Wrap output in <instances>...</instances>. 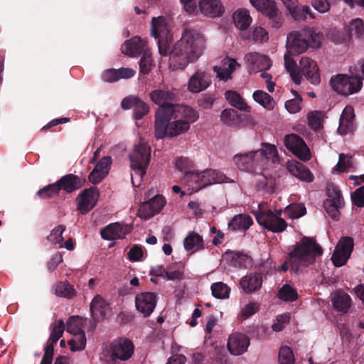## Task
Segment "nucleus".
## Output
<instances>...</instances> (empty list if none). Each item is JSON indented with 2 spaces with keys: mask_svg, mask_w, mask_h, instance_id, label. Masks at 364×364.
Listing matches in <instances>:
<instances>
[{
  "mask_svg": "<svg viewBox=\"0 0 364 364\" xmlns=\"http://www.w3.org/2000/svg\"><path fill=\"white\" fill-rule=\"evenodd\" d=\"M294 54H289L287 52L284 55V66L286 70L290 74V76L296 85L301 82V74L298 70L295 60L291 57Z\"/></svg>",
  "mask_w": 364,
  "mask_h": 364,
  "instance_id": "35",
  "label": "nucleus"
},
{
  "mask_svg": "<svg viewBox=\"0 0 364 364\" xmlns=\"http://www.w3.org/2000/svg\"><path fill=\"white\" fill-rule=\"evenodd\" d=\"M262 276L257 273L243 277L240 282L241 287L247 292L257 291L262 287Z\"/></svg>",
  "mask_w": 364,
  "mask_h": 364,
  "instance_id": "32",
  "label": "nucleus"
},
{
  "mask_svg": "<svg viewBox=\"0 0 364 364\" xmlns=\"http://www.w3.org/2000/svg\"><path fill=\"white\" fill-rule=\"evenodd\" d=\"M225 96L228 102L232 107L244 112H251V107L237 92L232 90L226 91Z\"/></svg>",
  "mask_w": 364,
  "mask_h": 364,
  "instance_id": "34",
  "label": "nucleus"
},
{
  "mask_svg": "<svg viewBox=\"0 0 364 364\" xmlns=\"http://www.w3.org/2000/svg\"><path fill=\"white\" fill-rule=\"evenodd\" d=\"M353 203L358 207L364 206V186L358 188L351 194Z\"/></svg>",
  "mask_w": 364,
  "mask_h": 364,
  "instance_id": "64",
  "label": "nucleus"
},
{
  "mask_svg": "<svg viewBox=\"0 0 364 364\" xmlns=\"http://www.w3.org/2000/svg\"><path fill=\"white\" fill-rule=\"evenodd\" d=\"M200 172L193 170L191 172H186L183 175L181 183L188 187V189L191 191L190 193L197 192L200 190L197 187L200 183Z\"/></svg>",
  "mask_w": 364,
  "mask_h": 364,
  "instance_id": "37",
  "label": "nucleus"
},
{
  "mask_svg": "<svg viewBox=\"0 0 364 364\" xmlns=\"http://www.w3.org/2000/svg\"><path fill=\"white\" fill-rule=\"evenodd\" d=\"M253 99L255 102L267 110L274 109L275 102L272 97L263 90H256L253 93Z\"/></svg>",
  "mask_w": 364,
  "mask_h": 364,
  "instance_id": "41",
  "label": "nucleus"
},
{
  "mask_svg": "<svg viewBox=\"0 0 364 364\" xmlns=\"http://www.w3.org/2000/svg\"><path fill=\"white\" fill-rule=\"evenodd\" d=\"M131 230V227L119 223H112L101 230V236L107 240L124 238Z\"/></svg>",
  "mask_w": 364,
  "mask_h": 364,
  "instance_id": "24",
  "label": "nucleus"
},
{
  "mask_svg": "<svg viewBox=\"0 0 364 364\" xmlns=\"http://www.w3.org/2000/svg\"><path fill=\"white\" fill-rule=\"evenodd\" d=\"M349 36L355 38H364V23L363 19L356 18L352 19L346 27Z\"/></svg>",
  "mask_w": 364,
  "mask_h": 364,
  "instance_id": "39",
  "label": "nucleus"
},
{
  "mask_svg": "<svg viewBox=\"0 0 364 364\" xmlns=\"http://www.w3.org/2000/svg\"><path fill=\"white\" fill-rule=\"evenodd\" d=\"M201 13L207 16L217 17L223 14L224 9L218 0H202L199 4Z\"/></svg>",
  "mask_w": 364,
  "mask_h": 364,
  "instance_id": "30",
  "label": "nucleus"
},
{
  "mask_svg": "<svg viewBox=\"0 0 364 364\" xmlns=\"http://www.w3.org/2000/svg\"><path fill=\"white\" fill-rule=\"evenodd\" d=\"M284 213L291 218H299L306 214V208L302 203L290 204L284 209Z\"/></svg>",
  "mask_w": 364,
  "mask_h": 364,
  "instance_id": "48",
  "label": "nucleus"
},
{
  "mask_svg": "<svg viewBox=\"0 0 364 364\" xmlns=\"http://www.w3.org/2000/svg\"><path fill=\"white\" fill-rule=\"evenodd\" d=\"M282 212L281 209L275 211L264 210L259 204L255 215L260 225L272 232L279 233L284 231L287 227V222L281 217Z\"/></svg>",
  "mask_w": 364,
  "mask_h": 364,
  "instance_id": "7",
  "label": "nucleus"
},
{
  "mask_svg": "<svg viewBox=\"0 0 364 364\" xmlns=\"http://www.w3.org/2000/svg\"><path fill=\"white\" fill-rule=\"evenodd\" d=\"M287 168L289 173L301 181L311 182L314 180L311 172L304 164L296 161H288Z\"/></svg>",
  "mask_w": 364,
  "mask_h": 364,
  "instance_id": "26",
  "label": "nucleus"
},
{
  "mask_svg": "<svg viewBox=\"0 0 364 364\" xmlns=\"http://www.w3.org/2000/svg\"><path fill=\"white\" fill-rule=\"evenodd\" d=\"M251 4L258 11L262 12L271 21L272 27L279 28L282 25V14L276 7L273 0H250Z\"/></svg>",
  "mask_w": 364,
  "mask_h": 364,
  "instance_id": "11",
  "label": "nucleus"
},
{
  "mask_svg": "<svg viewBox=\"0 0 364 364\" xmlns=\"http://www.w3.org/2000/svg\"><path fill=\"white\" fill-rule=\"evenodd\" d=\"M259 304L256 302H252L247 304L240 312V316L242 319H247L259 310Z\"/></svg>",
  "mask_w": 364,
  "mask_h": 364,
  "instance_id": "63",
  "label": "nucleus"
},
{
  "mask_svg": "<svg viewBox=\"0 0 364 364\" xmlns=\"http://www.w3.org/2000/svg\"><path fill=\"white\" fill-rule=\"evenodd\" d=\"M277 296L279 299L284 301H294L298 298V293L295 288L291 285L284 284L278 291Z\"/></svg>",
  "mask_w": 364,
  "mask_h": 364,
  "instance_id": "43",
  "label": "nucleus"
},
{
  "mask_svg": "<svg viewBox=\"0 0 364 364\" xmlns=\"http://www.w3.org/2000/svg\"><path fill=\"white\" fill-rule=\"evenodd\" d=\"M240 67L236 59L226 57L221 60L219 66H215L213 71L216 73V77L223 81H228L232 79V73Z\"/></svg>",
  "mask_w": 364,
  "mask_h": 364,
  "instance_id": "21",
  "label": "nucleus"
},
{
  "mask_svg": "<svg viewBox=\"0 0 364 364\" xmlns=\"http://www.w3.org/2000/svg\"><path fill=\"white\" fill-rule=\"evenodd\" d=\"M351 75H337L330 81L331 88L337 93L342 95H350L359 92L363 85L359 76H353V72L350 68Z\"/></svg>",
  "mask_w": 364,
  "mask_h": 364,
  "instance_id": "8",
  "label": "nucleus"
},
{
  "mask_svg": "<svg viewBox=\"0 0 364 364\" xmlns=\"http://www.w3.org/2000/svg\"><path fill=\"white\" fill-rule=\"evenodd\" d=\"M65 328L64 323L61 319L56 321L52 325L49 338V341L50 343L48 345H52L53 349H54V345H55L58 341L60 338Z\"/></svg>",
  "mask_w": 364,
  "mask_h": 364,
  "instance_id": "44",
  "label": "nucleus"
},
{
  "mask_svg": "<svg viewBox=\"0 0 364 364\" xmlns=\"http://www.w3.org/2000/svg\"><path fill=\"white\" fill-rule=\"evenodd\" d=\"M294 356L291 349L288 346H282L279 352L280 364H294Z\"/></svg>",
  "mask_w": 364,
  "mask_h": 364,
  "instance_id": "53",
  "label": "nucleus"
},
{
  "mask_svg": "<svg viewBox=\"0 0 364 364\" xmlns=\"http://www.w3.org/2000/svg\"><path fill=\"white\" fill-rule=\"evenodd\" d=\"M205 48V38L199 31L186 28L181 38L169 50V68L183 70L189 63H194L202 55Z\"/></svg>",
  "mask_w": 364,
  "mask_h": 364,
  "instance_id": "1",
  "label": "nucleus"
},
{
  "mask_svg": "<svg viewBox=\"0 0 364 364\" xmlns=\"http://www.w3.org/2000/svg\"><path fill=\"white\" fill-rule=\"evenodd\" d=\"M354 109L352 106H346L340 117L338 132L341 134H347L353 129Z\"/></svg>",
  "mask_w": 364,
  "mask_h": 364,
  "instance_id": "28",
  "label": "nucleus"
},
{
  "mask_svg": "<svg viewBox=\"0 0 364 364\" xmlns=\"http://www.w3.org/2000/svg\"><path fill=\"white\" fill-rule=\"evenodd\" d=\"M145 47L146 41L138 36H134L125 41L122 45L121 50L124 54L134 57L144 52Z\"/></svg>",
  "mask_w": 364,
  "mask_h": 364,
  "instance_id": "27",
  "label": "nucleus"
},
{
  "mask_svg": "<svg viewBox=\"0 0 364 364\" xmlns=\"http://www.w3.org/2000/svg\"><path fill=\"white\" fill-rule=\"evenodd\" d=\"M290 318L291 315L289 313L279 315L272 326L273 331L276 332L282 331L289 323Z\"/></svg>",
  "mask_w": 364,
  "mask_h": 364,
  "instance_id": "58",
  "label": "nucleus"
},
{
  "mask_svg": "<svg viewBox=\"0 0 364 364\" xmlns=\"http://www.w3.org/2000/svg\"><path fill=\"white\" fill-rule=\"evenodd\" d=\"M351 166L350 157L344 154H339L338 162L332 169L333 173H338L348 170Z\"/></svg>",
  "mask_w": 364,
  "mask_h": 364,
  "instance_id": "55",
  "label": "nucleus"
},
{
  "mask_svg": "<svg viewBox=\"0 0 364 364\" xmlns=\"http://www.w3.org/2000/svg\"><path fill=\"white\" fill-rule=\"evenodd\" d=\"M304 34L309 43V46L317 48L321 45L323 35L314 28L304 29Z\"/></svg>",
  "mask_w": 364,
  "mask_h": 364,
  "instance_id": "47",
  "label": "nucleus"
},
{
  "mask_svg": "<svg viewBox=\"0 0 364 364\" xmlns=\"http://www.w3.org/2000/svg\"><path fill=\"white\" fill-rule=\"evenodd\" d=\"M221 121L229 126H235L238 123L237 112L232 109H224L220 114Z\"/></svg>",
  "mask_w": 364,
  "mask_h": 364,
  "instance_id": "49",
  "label": "nucleus"
},
{
  "mask_svg": "<svg viewBox=\"0 0 364 364\" xmlns=\"http://www.w3.org/2000/svg\"><path fill=\"white\" fill-rule=\"evenodd\" d=\"M235 26L240 30L247 29L252 23V18L247 9H237L233 14Z\"/></svg>",
  "mask_w": 364,
  "mask_h": 364,
  "instance_id": "38",
  "label": "nucleus"
},
{
  "mask_svg": "<svg viewBox=\"0 0 364 364\" xmlns=\"http://www.w3.org/2000/svg\"><path fill=\"white\" fill-rule=\"evenodd\" d=\"M65 230V227L59 225L52 230L50 234L48 237V240L53 244H58L60 247H63V233Z\"/></svg>",
  "mask_w": 364,
  "mask_h": 364,
  "instance_id": "52",
  "label": "nucleus"
},
{
  "mask_svg": "<svg viewBox=\"0 0 364 364\" xmlns=\"http://www.w3.org/2000/svg\"><path fill=\"white\" fill-rule=\"evenodd\" d=\"M86 320L80 316H71L66 322L65 330L73 335L68 341L71 350H82L86 346V337L83 331Z\"/></svg>",
  "mask_w": 364,
  "mask_h": 364,
  "instance_id": "9",
  "label": "nucleus"
},
{
  "mask_svg": "<svg viewBox=\"0 0 364 364\" xmlns=\"http://www.w3.org/2000/svg\"><path fill=\"white\" fill-rule=\"evenodd\" d=\"M59 191L60 188L58 187V185L56 183H54L40 189L37 194L42 198H48L58 195Z\"/></svg>",
  "mask_w": 364,
  "mask_h": 364,
  "instance_id": "57",
  "label": "nucleus"
},
{
  "mask_svg": "<svg viewBox=\"0 0 364 364\" xmlns=\"http://www.w3.org/2000/svg\"><path fill=\"white\" fill-rule=\"evenodd\" d=\"M321 254V248L316 244L313 239L304 237L301 243L296 245L289 254L291 267L296 272L301 267L311 263L315 257Z\"/></svg>",
  "mask_w": 364,
  "mask_h": 364,
  "instance_id": "4",
  "label": "nucleus"
},
{
  "mask_svg": "<svg viewBox=\"0 0 364 364\" xmlns=\"http://www.w3.org/2000/svg\"><path fill=\"white\" fill-rule=\"evenodd\" d=\"M156 303V295L153 292H142L135 296L136 309L144 317H148L153 313Z\"/></svg>",
  "mask_w": 364,
  "mask_h": 364,
  "instance_id": "18",
  "label": "nucleus"
},
{
  "mask_svg": "<svg viewBox=\"0 0 364 364\" xmlns=\"http://www.w3.org/2000/svg\"><path fill=\"white\" fill-rule=\"evenodd\" d=\"M149 97L154 103L159 105L155 114H158L160 109H164V114L170 113L176 106L179 105L173 103L176 100V95L175 90L172 88L164 87L154 90L149 93Z\"/></svg>",
  "mask_w": 364,
  "mask_h": 364,
  "instance_id": "10",
  "label": "nucleus"
},
{
  "mask_svg": "<svg viewBox=\"0 0 364 364\" xmlns=\"http://www.w3.org/2000/svg\"><path fill=\"white\" fill-rule=\"evenodd\" d=\"M284 144L288 150L302 161L311 158L309 149L301 137L295 134H288L284 137Z\"/></svg>",
  "mask_w": 364,
  "mask_h": 364,
  "instance_id": "15",
  "label": "nucleus"
},
{
  "mask_svg": "<svg viewBox=\"0 0 364 364\" xmlns=\"http://www.w3.org/2000/svg\"><path fill=\"white\" fill-rule=\"evenodd\" d=\"M212 295L218 299H227L230 297V287L222 282H215L211 284Z\"/></svg>",
  "mask_w": 364,
  "mask_h": 364,
  "instance_id": "42",
  "label": "nucleus"
},
{
  "mask_svg": "<svg viewBox=\"0 0 364 364\" xmlns=\"http://www.w3.org/2000/svg\"><path fill=\"white\" fill-rule=\"evenodd\" d=\"M250 346L247 336L240 333H233L230 335L228 341V348L234 355H240L247 351Z\"/></svg>",
  "mask_w": 364,
  "mask_h": 364,
  "instance_id": "22",
  "label": "nucleus"
},
{
  "mask_svg": "<svg viewBox=\"0 0 364 364\" xmlns=\"http://www.w3.org/2000/svg\"><path fill=\"white\" fill-rule=\"evenodd\" d=\"M353 240L350 237H342L338 241L331 257L336 267H342L346 263L353 252Z\"/></svg>",
  "mask_w": 364,
  "mask_h": 364,
  "instance_id": "13",
  "label": "nucleus"
},
{
  "mask_svg": "<svg viewBox=\"0 0 364 364\" xmlns=\"http://www.w3.org/2000/svg\"><path fill=\"white\" fill-rule=\"evenodd\" d=\"M99 198V193L95 188L85 189L77 197V209L81 214L85 215L90 212L96 205Z\"/></svg>",
  "mask_w": 364,
  "mask_h": 364,
  "instance_id": "20",
  "label": "nucleus"
},
{
  "mask_svg": "<svg viewBox=\"0 0 364 364\" xmlns=\"http://www.w3.org/2000/svg\"><path fill=\"white\" fill-rule=\"evenodd\" d=\"M175 166L178 170L183 172L184 174L186 173V172H191L193 168H195L194 162L184 156L177 158L175 161Z\"/></svg>",
  "mask_w": 364,
  "mask_h": 364,
  "instance_id": "50",
  "label": "nucleus"
},
{
  "mask_svg": "<svg viewBox=\"0 0 364 364\" xmlns=\"http://www.w3.org/2000/svg\"><path fill=\"white\" fill-rule=\"evenodd\" d=\"M90 311L97 318L105 317L110 312L109 304L100 295H96L90 303Z\"/></svg>",
  "mask_w": 364,
  "mask_h": 364,
  "instance_id": "29",
  "label": "nucleus"
},
{
  "mask_svg": "<svg viewBox=\"0 0 364 364\" xmlns=\"http://www.w3.org/2000/svg\"><path fill=\"white\" fill-rule=\"evenodd\" d=\"M309 47V43L301 31H292L287 38L286 48L289 54L299 55L304 53Z\"/></svg>",
  "mask_w": 364,
  "mask_h": 364,
  "instance_id": "16",
  "label": "nucleus"
},
{
  "mask_svg": "<svg viewBox=\"0 0 364 364\" xmlns=\"http://www.w3.org/2000/svg\"><path fill=\"white\" fill-rule=\"evenodd\" d=\"M232 262L235 267L246 268L252 264V259L246 254L235 252L232 256Z\"/></svg>",
  "mask_w": 364,
  "mask_h": 364,
  "instance_id": "56",
  "label": "nucleus"
},
{
  "mask_svg": "<svg viewBox=\"0 0 364 364\" xmlns=\"http://www.w3.org/2000/svg\"><path fill=\"white\" fill-rule=\"evenodd\" d=\"M183 246L186 250L195 252L204 248L203 237L197 232H190L185 237Z\"/></svg>",
  "mask_w": 364,
  "mask_h": 364,
  "instance_id": "33",
  "label": "nucleus"
},
{
  "mask_svg": "<svg viewBox=\"0 0 364 364\" xmlns=\"http://www.w3.org/2000/svg\"><path fill=\"white\" fill-rule=\"evenodd\" d=\"M151 34L157 40L159 53L161 56H167L169 53V46L173 41L170 33L168 20L164 16L152 18L151 22Z\"/></svg>",
  "mask_w": 364,
  "mask_h": 364,
  "instance_id": "6",
  "label": "nucleus"
},
{
  "mask_svg": "<svg viewBox=\"0 0 364 364\" xmlns=\"http://www.w3.org/2000/svg\"><path fill=\"white\" fill-rule=\"evenodd\" d=\"M134 107V117L136 119H140L149 111V106L139 97Z\"/></svg>",
  "mask_w": 364,
  "mask_h": 364,
  "instance_id": "59",
  "label": "nucleus"
},
{
  "mask_svg": "<svg viewBox=\"0 0 364 364\" xmlns=\"http://www.w3.org/2000/svg\"><path fill=\"white\" fill-rule=\"evenodd\" d=\"M324 117L325 114L321 111L310 112L307 116L309 126L314 130L321 129Z\"/></svg>",
  "mask_w": 364,
  "mask_h": 364,
  "instance_id": "45",
  "label": "nucleus"
},
{
  "mask_svg": "<svg viewBox=\"0 0 364 364\" xmlns=\"http://www.w3.org/2000/svg\"><path fill=\"white\" fill-rule=\"evenodd\" d=\"M56 183L58 185L60 191L64 190L67 193H71L80 187L79 178L73 174H68L63 176Z\"/></svg>",
  "mask_w": 364,
  "mask_h": 364,
  "instance_id": "36",
  "label": "nucleus"
},
{
  "mask_svg": "<svg viewBox=\"0 0 364 364\" xmlns=\"http://www.w3.org/2000/svg\"><path fill=\"white\" fill-rule=\"evenodd\" d=\"M207 170V176L209 177V179H213L214 181H210V185L215 183H232L234 180L230 179L227 177L224 173L219 171H216L214 169H206Z\"/></svg>",
  "mask_w": 364,
  "mask_h": 364,
  "instance_id": "51",
  "label": "nucleus"
},
{
  "mask_svg": "<svg viewBox=\"0 0 364 364\" xmlns=\"http://www.w3.org/2000/svg\"><path fill=\"white\" fill-rule=\"evenodd\" d=\"M245 62L248 72L256 73L267 70L271 67L269 58L262 53L257 52H251L245 55Z\"/></svg>",
  "mask_w": 364,
  "mask_h": 364,
  "instance_id": "17",
  "label": "nucleus"
},
{
  "mask_svg": "<svg viewBox=\"0 0 364 364\" xmlns=\"http://www.w3.org/2000/svg\"><path fill=\"white\" fill-rule=\"evenodd\" d=\"M301 75H304L306 79L314 85H318L320 82V75L316 63L306 56H303L299 61V68Z\"/></svg>",
  "mask_w": 364,
  "mask_h": 364,
  "instance_id": "19",
  "label": "nucleus"
},
{
  "mask_svg": "<svg viewBox=\"0 0 364 364\" xmlns=\"http://www.w3.org/2000/svg\"><path fill=\"white\" fill-rule=\"evenodd\" d=\"M212 83V76L209 71L198 69L189 78L187 90L193 93H199L208 89Z\"/></svg>",
  "mask_w": 364,
  "mask_h": 364,
  "instance_id": "14",
  "label": "nucleus"
},
{
  "mask_svg": "<svg viewBox=\"0 0 364 364\" xmlns=\"http://www.w3.org/2000/svg\"><path fill=\"white\" fill-rule=\"evenodd\" d=\"M151 158V147L144 140H140L135 144L129 154L132 173V183L134 186H139L146 173Z\"/></svg>",
  "mask_w": 364,
  "mask_h": 364,
  "instance_id": "5",
  "label": "nucleus"
},
{
  "mask_svg": "<svg viewBox=\"0 0 364 364\" xmlns=\"http://www.w3.org/2000/svg\"><path fill=\"white\" fill-rule=\"evenodd\" d=\"M183 267L181 264H173L168 267L166 272L168 279H180L183 277Z\"/></svg>",
  "mask_w": 364,
  "mask_h": 364,
  "instance_id": "60",
  "label": "nucleus"
},
{
  "mask_svg": "<svg viewBox=\"0 0 364 364\" xmlns=\"http://www.w3.org/2000/svg\"><path fill=\"white\" fill-rule=\"evenodd\" d=\"M109 350L112 358L124 361L132 356L134 346L130 339L120 337L112 341L109 345Z\"/></svg>",
  "mask_w": 364,
  "mask_h": 364,
  "instance_id": "12",
  "label": "nucleus"
},
{
  "mask_svg": "<svg viewBox=\"0 0 364 364\" xmlns=\"http://www.w3.org/2000/svg\"><path fill=\"white\" fill-rule=\"evenodd\" d=\"M149 202L155 214L159 213L166 203L165 198L161 195H156L152 197L149 200Z\"/></svg>",
  "mask_w": 364,
  "mask_h": 364,
  "instance_id": "62",
  "label": "nucleus"
},
{
  "mask_svg": "<svg viewBox=\"0 0 364 364\" xmlns=\"http://www.w3.org/2000/svg\"><path fill=\"white\" fill-rule=\"evenodd\" d=\"M55 294L58 296L71 299L75 296V290L68 282H59L53 285Z\"/></svg>",
  "mask_w": 364,
  "mask_h": 364,
  "instance_id": "40",
  "label": "nucleus"
},
{
  "mask_svg": "<svg viewBox=\"0 0 364 364\" xmlns=\"http://www.w3.org/2000/svg\"><path fill=\"white\" fill-rule=\"evenodd\" d=\"M137 215L143 220H148L155 215L149 200L140 205Z\"/></svg>",
  "mask_w": 364,
  "mask_h": 364,
  "instance_id": "61",
  "label": "nucleus"
},
{
  "mask_svg": "<svg viewBox=\"0 0 364 364\" xmlns=\"http://www.w3.org/2000/svg\"><path fill=\"white\" fill-rule=\"evenodd\" d=\"M237 168L247 172L255 171L257 167L260 168L269 162H279L277 147L269 143H262L261 148L256 151L235 154L232 159Z\"/></svg>",
  "mask_w": 364,
  "mask_h": 364,
  "instance_id": "3",
  "label": "nucleus"
},
{
  "mask_svg": "<svg viewBox=\"0 0 364 364\" xmlns=\"http://www.w3.org/2000/svg\"><path fill=\"white\" fill-rule=\"evenodd\" d=\"M253 224L252 218L247 214H238L228 223L229 228L233 231H246Z\"/></svg>",
  "mask_w": 364,
  "mask_h": 364,
  "instance_id": "31",
  "label": "nucleus"
},
{
  "mask_svg": "<svg viewBox=\"0 0 364 364\" xmlns=\"http://www.w3.org/2000/svg\"><path fill=\"white\" fill-rule=\"evenodd\" d=\"M154 66L151 53L149 49H145L139 62L140 73L147 75Z\"/></svg>",
  "mask_w": 364,
  "mask_h": 364,
  "instance_id": "46",
  "label": "nucleus"
},
{
  "mask_svg": "<svg viewBox=\"0 0 364 364\" xmlns=\"http://www.w3.org/2000/svg\"><path fill=\"white\" fill-rule=\"evenodd\" d=\"M112 163V161L110 156L102 157L89 174V181L92 184L100 183L109 173Z\"/></svg>",
  "mask_w": 364,
  "mask_h": 364,
  "instance_id": "23",
  "label": "nucleus"
},
{
  "mask_svg": "<svg viewBox=\"0 0 364 364\" xmlns=\"http://www.w3.org/2000/svg\"><path fill=\"white\" fill-rule=\"evenodd\" d=\"M164 110L160 109L158 114H155V136L157 139L177 136L186 132L199 117L198 111L186 105L176 106L170 113L164 114Z\"/></svg>",
  "mask_w": 364,
  "mask_h": 364,
  "instance_id": "2",
  "label": "nucleus"
},
{
  "mask_svg": "<svg viewBox=\"0 0 364 364\" xmlns=\"http://www.w3.org/2000/svg\"><path fill=\"white\" fill-rule=\"evenodd\" d=\"M333 308L341 314H345L349 311L352 299L347 293L342 290H338L331 296Z\"/></svg>",
  "mask_w": 364,
  "mask_h": 364,
  "instance_id": "25",
  "label": "nucleus"
},
{
  "mask_svg": "<svg viewBox=\"0 0 364 364\" xmlns=\"http://www.w3.org/2000/svg\"><path fill=\"white\" fill-rule=\"evenodd\" d=\"M290 14L295 20L306 19L307 16H309L311 18H315L314 14L311 12L310 8L307 6H304L302 7L297 6H296L295 9L290 12Z\"/></svg>",
  "mask_w": 364,
  "mask_h": 364,
  "instance_id": "54",
  "label": "nucleus"
}]
</instances>
